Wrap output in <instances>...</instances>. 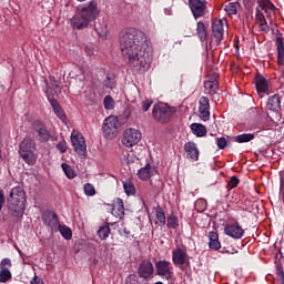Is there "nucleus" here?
I'll return each mask as SVG.
<instances>
[{
    "label": "nucleus",
    "mask_w": 284,
    "mask_h": 284,
    "mask_svg": "<svg viewBox=\"0 0 284 284\" xmlns=\"http://www.w3.org/2000/svg\"><path fill=\"white\" fill-rule=\"evenodd\" d=\"M55 148L57 150H59V152H61V154H65V152H68V142H65V140H62L55 145Z\"/></svg>",
    "instance_id": "46"
},
{
    "label": "nucleus",
    "mask_w": 284,
    "mask_h": 284,
    "mask_svg": "<svg viewBox=\"0 0 284 284\" xmlns=\"http://www.w3.org/2000/svg\"><path fill=\"white\" fill-rule=\"evenodd\" d=\"M120 236H125V239H134V234L130 229L123 227L119 230Z\"/></svg>",
    "instance_id": "44"
},
{
    "label": "nucleus",
    "mask_w": 284,
    "mask_h": 284,
    "mask_svg": "<svg viewBox=\"0 0 284 284\" xmlns=\"http://www.w3.org/2000/svg\"><path fill=\"white\" fill-rule=\"evenodd\" d=\"M111 214L115 216V219L125 216V206L123 205V200L121 197H118L113 201Z\"/></svg>",
    "instance_id": "20"
},
{
    "label": "nucleus",
    "mask_w": 284,
    "mask_h": 284,
    "mask_svg": "<svg viewBox=\"0 0 284 284\" xmlns=\"http://www.w3.org/2000/svg\"><path fill=\"white\" fill-rule=\"evenodd\" d=\"M155 217H156L155 224L159 225L160 227H164L166 219H165V211L163 210V207L158 206L155 209Z\"/></svg>",
    "instance_id": "29"
},
{
    "label": "nucleus",
    "mask_w": 284,
    "mask_h": 284,
    "mask_svg": "<svg viewBox=\"0 0 284 284\" xmlns=\"http://www.w3.org/2000/svg\"><path fill=\"white\" fill-rule=\"evenodd\" d=\"M206 82L210 83H214L215 85H219V73H213L211 75H209L207 80H205Z\"/></svg>",
    "instance_id": "49"
},
{
    "label": "nucleus",
    "mask_w": 284,
    "mask_h": 284,
    "mask_svg": "<svg viewBox=\"0 0 284 284\" xmlns=\"http://www.w3.org/2000/svg\"><path fill=\"white\" fill-rule=\"evenodd\" d=\"M123 189L128 196H134V194H136V187L134 186V183L130 181L123 182Z\"/></svg>",
    "instance_id": "34"
},
{
    "label": "nucleus",
    "mask_w": 284,
    "mask_h": 284,
    "mask_svg": "<svg viewBox=\"0 0 284 284\" xmlns=\"http://www.w3.org/2000/svg\"><path fill=\"white\" fill-rule=\"evenodd\" d=\"M166 227H169V230H176V227H179V217H176L174 214H171L166 219Z\"/></svg>",
    "instance_id": "36"
},
{
    "label": "nucleus",
    "mask_w": 284,
    "mask_h": 284,
    "mask_svg": "<svg viewBox=\"0 0 284 284\" xmlns=\"http://www.w3.org/2000/svg\"><path fill=\"white\" fill-rule=\"evenodd\" d=\"M31 284H45V282H43V278L34 276L31 281Z\"/></svg>",
    "instance_id": "54"
},
{
    "label": "nucleus",
    "mask_w": 284,
    "mask_h": 284,
    "mask_svg": "<svg viewBox=\"0 0 284 284\" xmlns=\"http://www.w3.org/2000/svg\"><path fill=\"white\" fill-rule=\"evenodd\" d=\"M255 88L257 91V94H266V92L270 91V83L267 82V79L261 74L255 75Z\"/></svg>",
    "instance_id": "19"
},
{
    "label": "nucleus",
    "mask_w": 284,
    "mask_h": 284,
    "mask_svg": "<svg viewBox=\"0 0 284 284\" xmlns=\"http://www.w3.org/2000/svg\"><path fill=\"white\" fill-rule=\"evenodd\" d=\"M199 112L202 121H210V99L207 97L200 98Z\"/></svg>",
    "instance_id": "17"
},
{
    "label": "nucleus",
    "mask_w": 284,
    "mask_h": 284,
    "mask_svg": "<svg viewBox=\"0 0 284 284\" xmlns=\"http://www.w3.org/2000/svg\"><path fill=\"white\" fill-rule=\"evenodd\" d=\"M257 4L261 10L265 12H270V10H274V3L271 0H257Z\"/></svg>",
    "instance_id": "35"
},
{
    "label": "nucleus",
    "mask_w": 284,
    "mask_h": 284,
    "mask_svg": "<svg viewBox=\"0 0 284 284\" xmlns=\"http://www.w3.org/2000/svg\"><path fill=\"white\" fill-rule=\"evenodd\" d=\"M155 170L150 164H146L145 166L141 168L138 171V178L141 181H149V179H152V175L154 174Z\"/></svg>",
    "instance_id": "24"
},
{
    "label": "nucleus",
    "mask_w": 284,
    "mask_h": 284,
    "mask_svg": "<svg viewBox=\"0 0 284 284\" xmlns=\"http://www.w3.org/2000/svg\"><path fill=\"white\" fill-rule=\"evenodd\" d=\"M184 151L186 152V159H191V161H199V148H196V143L186 142L184 144Z\"/></svg>",
    "instance_id": "23"
},
{
    "label": "nucleus",
    "mask_w": 284,
    "mask_h": 284,
    "mask_svg": "<svg viewBox=\"0 0 284 284\" xmlns=\"http://www.w3.org/2000/svg\"><path fill=\"white\" fill-rule=\"evenodd\" d=\"M154 274V264L150 260H143L138 267L140 278L148 281Z\"/></svg>",
    "instance_id": "16"
},
{
    "label": "nucleus",
    "mask_w": 284,
    "mask_h": 284,
    "mask_svg": "<svg viewBox=\"0 0 284 284\" xmlns=\"http://www.w3.org/2000/svg\"><path fill=\"white\" fill-rule=\"evenodd\" d=\"M240 183H241V180H239L236 175L231 176L226 185L227 192H230V190H234V187H239Z\"/></svg>",
    "instance_id": "41"
},
{
    "label": "nucleus",
    "mask_w": 284,
    "mask_h": 284,
    "mask_svg": "<svg viewBox=\"0 0 284 284\" xmlns=\"http://www.w3.org/2000/svg\"><path fill=\"white\" fill-rule=\"evenodd\" d=\"M172 261L175 267H179L182 270V272H185V270L190 267V255H187V248L178 245L172 251Z\"/></svg>",
    "instance_id": "6"
},
{
    "label": "nucleus",
    "mask_w": 284,
    "mask_h": 284,
    "mask_svg": "<svg viewBox=\"0 0 284 284\" xmlns=\"http://www.w3.org/2000/svg\"><path fill=\"white\" fill-rule=\"evenodd\" d=\"M85 196H94L97 194V189H94V185L91 183H87L83 186Z\"/></svg>",
    "instance_id": "42"
},
{
    "label": "nucleus",
    "mask_w": 284,
    "mask_h": 284,
    "mask_svg": "<svg viewBox=\"0 0 284 284\" xmlns=\"http://www.w3.org/2000/svg\"><path fill=\"white\" fill-rule=\"evenodd\" d=\"M223 20H213L212 22V33L214 39H216L217 43H221V40L223 39Z\"/></svg>",
    "instance_id": "22"
},
{
    "label": "nucleus",
    "mask_w": 284,
    "mask_h": 284,
    "mask_svg": "<svg viewBox=\"0 0 284 284\" xmlns=\"http://www.w3.org/2000/svg\"><path fill=\"white\" fill-rule=\"evenodd\" d=\"M99 4L97 1L80 4L75 9V14L70 19L73 30H85L99 19Z\"/></svg>",
    "instance_id": "2"
},
{
    "label": "nucleus",
    "mask_w": 284,
    "mask_h": 284,
    "mask_svg": "<svg viewBox=\"0 0 284 284\" xmlns=\"http://www.w3.org/2000/svg\"><path fill=\"white\" fill-rule=\"evenodd\" d=\"M110 225L104 224L102 226L99 227L98 230V236L101 241H105V239H108V236H110Z\"/></svg>",
    "instance_id": "32"
},
{
    "label": "nucleus",
    "mask_w": 284,
    "mask_h": 284,
    "mask_svg": "<svg viewBox=\"0 0 284 284\" xmlns=\"http://www.w3.org/2000/svg\"><path fill=\"white\" fill-rule=\"evenodd\" d=\"M216 145L220 150H225V148H227V140L225 138H219Z\"/></svg>",
    "instance_id": "48"
},
{
    "label": "nucleus",
    "mask_w": 284,
    "mask_h": 284,
    "mask_svg": "<svg viewBox=\"0 0 284 284\" xmlns=\"http://www.w3.org/2000/svg\"><path fill=\"white\" fill-rule=\"evenodd\" d=\"M141 131L136 129H126L123 133L122 144L125 145V148H132L141 141Z\"/></svg>",
    "instance_id": "13"
},
{
    "label": "nucleus",
    "mask_w": 284,
    "mask_h": 284,
    "mask_svg": "<svg viewBox=\"0 0 284 284\" xmlns=\"http://www.w3.org/2000/svg\"><path fill=\"white\" fill-rule=\"evenodd\" d=\"M152 103H154L152 100L146 99L142 102V110L144 112H148V110H150V108H152Z\"/></svg>",
    "instance_id": "51"
},
{
    "label": "nucleus",
    "mask_w": 284,
    "mask_h": 284,
    "mask_svg": "<svg viewBox=\"0 0 284 284\" xmlns=\"http://www.w3.org/2000/svg\"><path fill=\"white\" fill-rule=\"evenodd\" d=\"M58 232H60L61 236L65 239V241H70L72 239V229L68 225H59Z\"/></svg>",
    "instance_id": "31"
},
{
    "label": "nucleus",
    "mask_w": 284,
    "mask_h": 284,
    "mask_svg": "<svg viewBox=\"0 0 284 284\" xmlns=\"http://www.w3.org/2000/svg\"><path fill=\"white\" fill-rule=\"evenodd\" d=\"M277 47V63L284 65V42L282 37H277L275 40Z\"/></svg>",
    "instance_id": "26"
},
{
    "label": "nucleus",
    "mask_w": 284,
    "mask_h": 284,
    "mask_svg": "<svg viewBox=\"0 0 284 284\" xmlns=\"http://www.w3.org/2000/svg\"><path fill=\"white\" fill-rule=\"evenodd\" d=\"M155 270L158 276H161L163 281H172L174 277V267L172 266V263L165 260H160L155 263Z\"/></svg>",
    "instance_id": "10"
},
{
    "label": "nucleus",
    "mask_w": 284,
    "mask_h": 284,
    "mask_svg": "<svg viewBox=\"0 0 284 284\" xmlns=\"http://www.w3.org/2000/svg\"><path fill=\"white\" fill-rule=\"evenodd\" d=\"M174 109L163 102H159L153 105L152 116L158 123H170Z\"/></svg>",
    "instance_id": "5"
},
{
    "label": "nucleus",
    "mask_w": 284,
    "mask_h": 284,
    "mask_svg": "<svg viewBox=\"0 0 284 284\" xmlns=\"http://www.w3.org/2000/svg\"><path fill=\"white\" fill-rule=\"evenodd\" d=\"M209 247L210 250H214L215 252H217V250L221 247L217 232L212 231L209 233Z\"/></svg>",
    "instance_id": "27"
},
{
    "label": "nucleus",
    "mask_w": 284,
    "mask_h": 284,
    "mask_svg": "<svg viewBox=\"0 0 284 284\" xmlns=\"http://www.w3.org/2000/svg\"><path fill=\"white\" fill-rule=\"evenodd\" d=\"M42 222L45 227L49 229L51 233L59 232V215L54 211L47 210L42 213Z\"/></svg>",
    "instance_id": "11"
},
{
    "label": "nucleus",
    "mask_w": 284,
    "mask_h": 284,
    "mask_svg": "<svg viewBox=\"0 0 284 284\" xmlns=\"http://www.w3.org/2000/svg\"><path fill=\"white\" fill-rule=\"evenodd\" d=\"M236 143H250V141H254L253 133H244L240 134L235 138Z\"/></svg>",
    "instance_id": "38"
},
{
    "label": "nucleus",
    "mask_w": 284,
    "mask_h": 284,
    "mask_svg": "<svg viewBox=\"0 0 284 284\" xmlns=\"http://www.w3.org/2000/svg\"><path fill=\"white\" fill-rule=\"evenodd\" d=\"M275 265H276V281L278 284H284L283 264H281L278 261H276Z\"/></svg>",
    "instance_id": "37"
},
{
    "label": "nucleus",
    "mask_w": 284,
    "mask_h": 284,
    "mask_svg": "<svg viewBox=\"0 0 284 284\" xmlns=\"http://www.w3.org/2000/svg\"><path fill=\"white\" fill-rule=\"evenodd\" d=\"M102 132L104 139H114L119 132V118L114 115L108 116L103 122Z\"/></svg>",
    "instance_id": "8"
},
{
    "label": "nucleus",
    "mask_w": 284,
    "mask_h": 284,
    "mask_svg": "<svg viewBox=\"0 0 284 284\" xmlns=\"http://www.w3.org/2000/svg\"><path fill=\"white\" fill-rule=\"evenodd\" d=\"M237 8H239V2H230L224 7V10L225 12L232 16V14H237L239 12Z\"/></svg>",
    "instance_id": "40"
},
{
    "label": "nucleus",
    "mask_w": 284,
    "mask_h": 284,
    "mask_svg": "<svg viewBox=\"0 0 284 284\" xmlns=\"http://www.w3.org/2000/svg\"><path fill=\"white\" fill-rule=\"evenodd\" d=\"M255 17H256L257 23H265L267 21L263 12H261L258 9H256Z\"/></svg>",
    "instance_id": "50"
},
{
    "label": "nucleus",
    "mask_w": 284,
    "mask_h": 284,
    "mask_svg": "<svg viewBox=\"0 0 284 284\" xmlns=\"http://www.w3.org/2000/svg\"><path fill=\"white\" fill-rule=\"evenodd\" d=\"M204 93L209 94L210 97L219 94V84L204 81Z\"/></svg>",
    "instance_id": "30"
},
{
    "label": "nucleus",
    "mask_w": 284,
    "mask_h": 284,
    "mask_svg": "<svg viewBox=\"0 0 284 284\" xmlns=\"http://www.w3.org/2000/svg\"><path fill=\"white\" fill-rule=\"evenodd\" d=\"M8 281H12V273L10 270L0 268V283H8Z\"/></svg>",
    "instance_id": "39"
},
{
    "label": "nucleus",
    "mask_w": 284,
    "mask_h": 284,
    "mask_svg": "<svg viewBox=\"0 0 284 284\" xmlns=\"http://www.w3.org/2000/svg\"><path fill=\"white\" fill-rule=\"evenodd\" d=\"M3 205H6V194L3 190H0V212L3 210Z\"/></svg>",
    "instance_id": "53"
},
{
    "label": "nucleus",
    "mask_w": 284,
    "mask_h": 284,
    "mask_svg": "<svg viewBox=\"0 0 284 284\" xmlns=\"http://www.w3.org/2000/svg\"><path fill=\"white\" fill-rule=\"evenodd\" d=\"M31 130H33V134L40 143H48V141H52V139H54L52 133H50V130H48L45 122L41 120L33 121Z\"/></svg>",
    "instance_id": "7"
},
{
    "label": "nucleus",
    "mask_w": 284,
    "mask_h": 284,
    "mask_svg": "<svg viewBox=\"0 0 284 284\" xmlns=\"http://www.w3.org/2000/svg\"><path fill=\"white\" fill-rule=\"evenodd\" d=\"M260 30L262 32H265L266 34L267 32H270V24H267V20L265 22L260 23Z\"/></svg>",
    "instance_id": "52"
},
{
    "label": "nucleus",
    "mask_w": 284,
    "mask_h": 284,
    "mask_svg": "<svg viewBox=\"0 0 284 284\" xmlns=\"http://www.w3.org/2000/svg\"><path fill=\"white\" fill-rule=\"evenodd\" d=\"M71 143L73 145L74 152L79 156H85L88 154V145L85 144V138L79 131L73 130L71 133Z\"/></svg>",
    "instance_id": "9"
},
{
    "label": "nucleus",
    "mask_w": 284,
    "mask_h": 284,
    "mask_svg": "<svg viewBox=\"0 0 284 284\" xmlns=\"http://www.w3.org/2000/svg\"><path fill=\"white\" fill-rule=\"evenodd\" d=\"M10 267H12V260L4 257L0 262V270H10Z\"/></svg>",
    "instance_id": "45"
},
{
    "label": "nucleus",
    "mask_w": 284,
    "mask_h": 284,
    "mask_svg": "<svg viewBox=\"0 0 284 284\" xmlns=\"http://www.w3.org/2000/svg\"><path fill=\"white\" fill-rule=\"evenodd\" d=\"M224 234H226V236H230L231 239H235L236 241H239V239H243L245 230H243V227H241V224L235 221L234 223L225 224Z\"/></svg>",
    "instance_id": "14"
},
{
    "label": "nucleus",
    "mask_w": 284,
    "mask_h": 284,
    "mask_svg": "<svg viewBox=\"0 0 284 284\" xmlns=\"http://www.w3.org/2000/svg\"><path fill=\"white\" fill-rule=\"evenodd\" d=\"M45 83V90L44 94L48 100H50V97L54 99V97H59L61 94V82L54 78V75H50L49 80H44Z\"/></svg>",
    "instance_id": "12"
},
{
    "label": "nucleus",
    "mask_w": 284,
    "mask_h": 284,
    "mask_svg": "<svg viewBox=\"0 0 284 284\" xmlns=\"http://www.w3.org/2000/svg\"><path fill=\"white\" fill-rule=\"evenodd\" d=\"M61 168L65 174V176L70 180L75 179L77 178V172L74 171V169H72V166H70L67 163H62Z\"/></svg>",
    "instance_id": "33"
},
{
    "label": "nucleus",
    "mask_w": 284,
    "mask_h": 284,
    "mask_svg": "<svg viewBox=\"0 0 284 284\" xmlns=\"http://www.w3.org/2000/svg\"><path fill=\"white\" fill-rule=\"evenodd\" d=\"M126 284H139V275L136 274H131L126 277L125 280Z\"/></svg>",
    "instance_id": "47"
},
{
    "label": "nucleus",
    "mask_w": 284,
    "mask_h": 284,
    "mask_svg": "<svg viewBox=\"0 0 284 284\" xmlns=\"http://www.w3.org/2000/svg\"><path fill=\"white\" fill-rule=\"evenodd\" d=\"M26 191L21 186H14L7 196V205L12 216L21 219L26 212Z\"/></svg>",
    "instance_id": "3"
},
{
    "label": "nucleus",
    "mask_w": 284,
    "mask_h": 284,
    "mask_svg": "<svg viewBox=\"0 0 284 284\" xmlns=\"http://www.w3.org/2000/svg\"><path fill=\"white\" fill-rule=\"evenodd\" d=\"M120 50L133 72H145L152 64L150 40L143 31L126 28L120 32Z\"/></svg>",
    "instance_id": "1"
},
{
    "label": "nucleus",
    "mask_w": 284,
    "mask_h": 284,
    "mask_svg": "<svg viewBox=\"0 0 284 284\" xmlns=\"http://www.w3.org/2000/svg\"><path fill=\"white\" fill-rule=\"evenodd\" d=\"M266 108L271 112H281V95L278 93L270 95L266 103Z\"/></svg>",
    "instance_id": "21"
},
{
    "label": "nucleus",
    "mask_w": 284,
    "mask_h": 284,
    "mask_svg": "<svg viewBox=\"0 0 284 284\" xmlns=\"http://www.w3.org/2000/svg\"><path fill=\"white\" fill-rule=\"evenodd\" d=\"M196 34L202 43H205V41H207V26L205 22L199 21L196 23Z\"/></svg>",
    "instance_id": "25"
},
{
    "label": "nucleus",
    "mask_w": 284,
    "mask_h": 284,
    "mask_svg": "<svg viewBox=\"0 0 284 284\" xmlns=\"http://www.w3.org/2000/svg\"><path fill=\"white\" fill-rule=\"evenodd\" d=\"M105 88H109L110 90H112V88H114V85H112V83H108V84H105Z\"/></svg>",
    "instance_id": "55"
},
{
    "label": "nucleus",
    "mask_w": 284,
    "mask_h": 284,
    "mask_svg": "<svg viewBox=\"0 0 284 284\" xmlns=\"http://www.w3.org/2000/svg\"><path fill=\"white\" fill-rule=\"evenodd\" d=\"M190 128L192 133L197 138H202L205 136V134H207V128H205V125L201 123H192Z\"/></svg>",
    "instance_id": "28"
},
{
    "label": "nucleus",
    "mask_w": 284,
    "mask_h": 284,
    "mask_svg": "<svg viewBox=\"0 0 284 284\" xmlns=\"http://www.w3.org/2000/svg\"><path fill=\"white\" fill-rule=\"evenodd\" d=\"M103 103L105 110H114V99L111 95H106Z\"/></svg>",
    "instance_id": "43"
},
{
    "label": "nucleus",
    "mask_w": 284,
    "mask_h": 284,
    "mask_svg": "<svg viewBox=\"0 0 284 284\" xmlns=\"http://www.w3.org/2000/svg\"><path fill=\"white\" fill-rule=\"evenodd\" d=\"M78 1L83 2V1H85V0H78Z\"/></svg>",
    "instance_id": "56"
},
{
    "label": "nucleus",
    "mask_w": 284,
    "mask_h": 284,
    "mask_svg": "<svg viewBox=\"0 0 284 284\" xmlns=\"http://www.w3.org/2000/svg\"><path fill=\"white\" fill-rule=\"evenodd\" d=\"M49 103L54 112V114L62 121V123H65L68 121V116L65 115V112H63V108H61V104H59V101L57 99L52 98V95H49Z\"/></svg>",
    "instance_id": "18"
},
{
    "label": "nucleus",
    "mask_w": 284,
    "mask_h": 284,
    "mask_svg": "<svg viewBox=\"0 0 284 284\" xmlns=\"http://www.w3.org/2000/svg\"><path fill=\"white\" fill-rule=\"evenodd\" d=\"M34 150H37V143H34L32 138H24L19 144V155L27 165H34L37 163L38 156L34 153Z\"/></svg>",
    "instance_id": "4"
},
{
    "label": "nucleus",
    "mask_w": 284,
    "mask_h": 284,
    "mask_svg": "<svg viewBox=\"0 0 284 284\" xmlns=\"http://www.w3.org/2000/svg\"><path fill=\"white\" fill-rule=\"evenodd\" d=\"M189 6L194 19H201V17H205V10H207L206 0H190Z\"/></svg>",
    "instance_id": "15"
}]
</instances>
